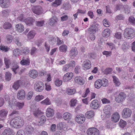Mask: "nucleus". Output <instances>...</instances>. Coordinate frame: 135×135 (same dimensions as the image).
I'll return each mask as SVG.
<instances>
[{
    "mask_svg": "<svg viewBox=\"0 0 135 135\" xmlns=\"http://www.w3.org/2000/svg\"><path fill=\"white\" fill-rule=\"evenodd\" d=\"M24 122L21 117H16L11 121L10 124L11 126L15 128H19L23 125Z\"/></svg>",
    "mask_w": 135,
    "mask_h": 135,
    "instance_id": "f257e3e1",
    "label": "nucleus"
},
{
    "mask_svg": "<svg viewBox=\"0 0 135 135\" xmlns=\"http://www.w3.org/2000/svg\"><path fill=\"white\" fill-rule=\"evenodd\" d=\"M124 37L127 38H132L134 36V31L131 28H127L125 29L124 31Z\"/></svg>",
    "mask_w": 135,
    "mask_h": 135,
    "instance_id": "f03ea898",
    "label": "nucleus"
},
{
    "mask_svg": "<svg viewBox=\"0 0 135 135\" xmlns=\"http://www.w3.org/2000/svg\"><path fill=\"white\" fill-rule=\"evenodd\" d=\"M118 92H116L114 94L115 100L117 103H121L125 99L126 95L123 92H121L118 95Z\"/></svg>",
    "mask_w": 135,
    "mask_h": 135,
    "instance_id": "7ed1b4c3",
    "label": "nucleus"
},
{
    "mask_svg": "<svg viewBox=\"0 0 135 135\" xmlns=\"http://www.w3.org/2000/svg\"><path fill=\"white\" fill-rule=\"evenodd\" d=\"M44 88V83L41 81L36 82L34 85V89L37 91L41 92Z\"/></svg>",
    "mask_w": 135,
    "mask_h": 135,
    "instance_id": "20e7f679",
    "label": "nucleus"
},
{
    "mask_svg": "<svg viewBox=\"0 0 135 135\" xmlns=\"http://www.w3.org/2000/svg\"><path fill=\"white\" fill-rule=\"evenodd\" d=\"M131 110L128 108H125L122 112V115L123 118H126L131 117L132 114Z\"/></svg>",
    "mask_w": 135,
    "mask_h": 135,
    "instance_id": "39448f33",
    "label": "nucleus"
},
{
    "mask_svg": "<svg viewBox=\"0 0 135 135\" xmlns=\"http://www.w3.org/2000/svg\"><path fill=\"white\" fill-rule=\"evenodd\" d=\"M87 135H99V131L95 128H91L88 129L86 131Z\"/></svg>",
    "mask_w": 135,
    "mask_h": 135,
    "instance_id": "423d86ee",
    "label": "nucleus"
},
{
    "mask_svg": "<svg viewBox=\"0 0 135 135\" xmlns=\"http://www.w3.org/2000/svg\"><path fill=\"white\" fill-rule=\"evenodd\" d=\"M32 9L33 12L37 15H40L42 13L43 11L41 7L40 6H34Z\"/></svg>",
    "mask_w": 135,
    "mask_h": 135,
    "instance_id": "0eeeda50",
    "label": "nucleus"
},
{
    "mask_svg": "<svg viewBox=\"0 0 135 135\" xmlns=\"http://www.w3.org/2000/svg\"><path fill=\"white\" fill-rule=\"evenodd\" d=\"M76 121L79 124H81L84 123L85 120V118L83 115H78L75 118Z\"/></svg>",
    "mask_w": 135,
    "mask_h": 135,
    "instance_id": "6e6552de",
    "label": "nucleus"
},
{
    "mask_svg": "<svg viewBox=\"0 0 135 135\" xmlns=\"http://www.w3.org/2000/svg\"><path fill=\"white\" fill-rule=\"evenodd\" d=\"M98 29V27L95 24H93L88 29V32L89 34H94Z\"/></svg>",
    "mask_w": 135,
    "mask_h": 135,
    "instance_id": "1a4fd4ad",
    "label": "nucleus"
},
{
    "mask_svg": "<svg viewBox=\"0 0 135 135\" xmlns=\"http://www.w3.org/2000/svg\"><path fill=\"white\" fill-rule=\"evenodd\" d=\"M83 66L84 70L89 69L91 67V62L89 60H86L83 62Z\"/></svg>",
    "mask_w": 135,
    "mask_h": 135,
    "instance_id": "9d476101",
    "label": "nucleus"
},
{
    "mask_svg": "<svg viewBox=\"0 0 135 135\" xmlns=\"http://www.w3.org/2000/svg\"><path fill=\"white\" fill-rule=\"evenodd\" d=\"M77 49L75 47L72 48L70 51L69 55L70 58H73L76 57L78 54Z\"/></svg>",
    "mask_w": 135,
    "mask_h": 135,
    "instance_id": "9b49d317",
    "label": "nucleus"
},
{
    "mask_svg": "<svg viewBox=\"0 0 135 135\" xmlns=\"http://www.w3.org/2000/svg\"><path fill=\"white\" fill-rule=\"evenodd\" d=\"M25 92L23 90L19 91L17 94V98L20 100H23L25 97Z\"/></svg>",
    "mask_w": 135,
    "mask_h": 135,
    "instance_id": "f8f14e48",
    "label": "nucleus"
},
{
    "mask_svg": "<svg viewBox=\"0 0 135 135\" xmlns=\"http://www.w3.org/2000/svg\"><path fill=\"white\" fill-rule=\"evenodd\" d=\"M99 106L98 101L97 100H93L90 104V107L93 109H97Z\"/></svg>",
    "mask_w": 135,
    "mask_h": 135,
    "instance_id": "ddd939ff",
    "label": "nucleus"
},
{
    "mask_svg": "<svg viewBox=\"0 0 135 135\" xmlns=\"http://www.w3.org/2000/svg\"><path fill=\"white\" fill-rule=\"evenodd\" d=\"M73 76V73H68L64 76L63 79L64 81L67 82L71 80Z\"/></svg>",
    "mask_w": 135,
    "mask_h": 135,
    "instance_id": "4468645a",
    "label": "nucleus"
},
{
    "mask_svg": "<svg viewBox=\"0 0 135 135\" xmlns=\"http://www.w3.org/2000/svg\"><path fill=\"white\" fill-rule=\"evenodd\" d=\"M9 4V0H0V5L2 8H7Z\"/></svg>",
    "mask_w": 135,
    "mask_h": 135,
    "instance_id": "2eb2a0df",
    "label": "nucleus"
},
{
    "mask_svg": "<svg viewBox=\"0 0 135 135\" xmlns=\"http://www.w3.org/2000/svg\"><path fill=\"white\" fill-rule=\"evenodd\" d=\"M74 81L75 83L81 85H83L85 81L80 76H76L74 79Z\"/></svg>",
    "mask_w": 135,
    "mask_h": 135,
    "instance_id": "dca6fc26",
    "label": "nucleus"
},
{
    "mask_svg": "<svg viewBox=\"0 0 135 135\" xmlns=\"http://www.w3.org/2000/svg\"><path fill=\"white\" fill-rule=\"evenodd\" d=\"M13 130L10 128L6 129L2 133V135H15Z\"/></svg>",
    "mask_w": 135,
    "mask_h": 135,
    "instance_id": "f3484780",
    "label": "nucleus"
},
{
    "mask_svg": "<svg viewBox=\"0 0 135 135\" xmlns=\"http://www.w3.org/2000/svg\"><path fill=\"white\" fill-rule=\"evenodd\" d=\"M111 118L112 121L116 123L118 122L119 119V115L118 113H115L112 115Z\"/></svg>",
    "mask_w": 135,
    "mask_h": 135,
    "instance_id": "a211bd4d",
    "label": "nucleus"
},
{
    "mask_svg": "<svg viewBox=\"0 0 135 135\" xmlns=\"http://www.w3.org/2000/svg\"><path fill=\"white\" fill-rule=\"evenodd\" d=\"M34 128L31 125H27L26 126L25 131L27 134H31L33 131Z\"/></svg>",
    "mask_w": 135,
    "mask_h": 135,
    "instance_id": "6ab92c4d",
    "label": "nucleus"
},
{
    "mask_svg": "<svg viewBox=\"0 0 135 135\" xmlns=\"http://www.w3.org/2000/svg\"><path fill=\"white\" fill-rule=\"evenodd\" d=\"M30 76L33 78H35L38 76V73L37 71L35 70H31L29 72Z\"/></svg>",
    "mask_w": 135,
    "mask_h": 135,
    "instance_id": "aec40b11",
    "label": "nucleus"
},
{
    "mask_svg": "<svg viewBox=\"0 0 135 135\" xmlns=\"http://www.w3.org/2000/svg\"><path fill=\"white\" fill-rule=\"evenodd\" d=\"M22 82L20 80H18L14 83L12 88L15 90H17L22 84Z\"/></svg>",
    "mask_w": 135,
    "mask_h": 135,
    "instance_id": "412c9836",
    "label": "nucleus"
},
{
    "mask_svg": "<svg viewBox=\"0 0 135 135\" xmlns=\"http://www.w3.org/2000/svg\"><path fill=\"white\" fill-rule=\"evenodd\" d=\"M104 113L107 115H110L111 113V108L110 106L108 105L106 106L103 109Z\"/></svg>",
    "mask_w": 135,
    "mask_h": 135,
    "instance_id": "4be33fe9",
    "label": "nucleus"
},
{
    "mask_svg": "<svg viewBox=\"0 0 135 135\" xmlns=\"http://www.w3.org/2000/svg\"><path fill=\"white\" fill-rule=\"evenodd\" d=\"M35 21V20L32 18H28L26 19L25 22L26 24L29 26H31L33 25V23Z\"/></svg>",
    "mask_w": 135,
    "mask_h": 135,
    "instance_id": "5701e85b",
    "label": "nucleus"
},
{
    "mask_svg": "<svg viewBox=\"0 0 135 135\" xmlns=\"http://www.w3.org/2000/svg\"><path fill=\"white\" fill-rule=\"evenodd\" d=\"M46 114L47 117H52L54 114V110L50 108H48L47 109Z\"/></svg>",
    "mask_w": 135,
    "mask_h": 135,
    "instance_id": "b1692460",
    "label": "nucleus"
},
{
    "mask_svg": "<svg viewBox=\"0 0 135 135\" xmlns=\"http://www.w3.org/2000/svg\"><path fill=\"white\" fill-rule=\"evenodd\" d=\"M16 30L19 32H23L24 29L23 25L21 24H18L16 26Z\"/></svg>",
    "mask_w": 135,
    "mask_h": 135,
    "instance_id": "393cba45",
    "label": "nucleus"
},
{
    "mask_svg": "<svg viewBox=\"0 0 135 135\" xmlns=\"http://www.w3.org/2000/svg\"><path fill=\"white\" fill-rule=\"evenodd\" d=\"M110 34V30L108 28L105 29L102 33L103 37H107L109 36Z\"/></svg>",
    "mask_w": 135,
    "mask_h": 135,
    "instance_id": "a878e982",
    "label": "nucleus"
},
{
    "mask_svg": "<svg viewBox=\"0 0 135 135\" xmlns=\"http://www.w3.org/2000/svg\"><path fill=\"white\" fill-rule=\"evenodd\" d=\"M30 63V60L28 58H27L26 59H23L20 62L21 64L22 65H28Z\"/></svg>",
    "mask_w": 135,
    "mask_h": 135,
    "instance_id": "bb28decb",
    "label": "nucleus"
},
{
    "mask_svg": "<svg viewBox=\"0 0 135 135\" xmlns=\"http://www.w3.org/2000/svg\"><path fill=\"white\" fill-rule=\"evenodd\" d=\"M8 111L5 109H3L0 111V116L2 118L6 117Z\"/></svg>",
    "mask_w": 135,
    "mask_h": 135,
    "instance_id": "cd10ccee",
    "label": "nucleus"
},
{
    "mask_svg": "<svg viewBox=\"0 0 135 135\" xmlns=\"http://www.w3.org/2000/svg\"><path fill=\"white\" fill-rule=\"evenodd\" d=\"M46 117L44 116H42L40 118V120L36 123V125L38 126L42 125L46 121Z\"/></svg>",
    "mask_w": 135,
    "mask_h": 135,
    "instance_id": "c85d7f7f",
    "label": "nucleus"
},
{
    "mask_svg": "<svg viewBox=\"0 0 135 135\" xmlns=\"http://www.w3.org/2000/svg\"><path fill=\"white\" fill-rule=\"evenodd\" d=\"M76 90L75 89H70L69 88L66 89V93L69 95H73L75 93Z\"/></svg>",
    "mask_w": 135,
    "mask_h": 135,
    "instance_id": "c756f323",
    "label": "nucleus"
},
{
    "mask_svg": "<svg viewBox=\"0 0 135 135\" xmlns=\"http://www.w3.org/2000/svg\"><path fill=\"white\" fill-rule=\"evenodd\" d=\"M101 81V80H98L95 82L94 86L95 88L98 89L101 87L102 86L101 84L102 82Z\"/></svg>",
    "mask_w": 135,
    "mask_h": 135,
    "instance_id": "7c9ffc66",
    "label": "nucleus"
},
{
    "mask_svg": "<svg viewBox=\"0 0 135 135\" xmlns=\"http://www.w3.org/2000/svg\"><path fill=\"white\" fill-rule=\"evenodd\" d=\"M94 113L93 111H90L87 112L85 114L86 118L90 119L93 117L94 116Z\"/></svg>",
    "mask_w": 135,
    "mask_h": 135,
    "instance_id": "2f4dec72",
    "label": "nucleus"
},
{
    "mask_svg": "<svg viewBox=\"0 0 135 135\" xmlns=\"http://www.w3.org/2000/svg\"><path fill=\"white\" fill-rule=\"evenodd\" d=\"M71 115L68 112L65 113L63 115V118L65 120H69L71 119Z\"/></svg>",
    "mask_w": 135,
    "mask_h": 135,
    "instance_id": "473e14b6",
    "label": "nucleus"
},
{
    "mask_svg": "<svg viewBox=\"0 0 135 135\" xmlns=\"http://www.w3.org/2000/svg\"><path fill=\"white\" fill-rule=\"evenodd\" d=\"M21 51L19 49H17L13 50V54L15 56H17L21 54Z\"/></svg>",
    "mask_w": 135,
    "mask_h": 135,
    "instance_id": "72a5a7b5",
    "label": "nucleus"
},
{
    "mask_svg": "<svg viewBox=\"0 0 135 135\" xmlns=\"http://www.w3.org/2000/svg\"><path fill=\"white\" fill-rule=\"evenodd\" d=\"M62 0H55V2L52 3V6L57 7L60 5L61 3Z\"/></svg>",
    "mask_w": 135,
    "mask_h": 135,
    "instance_id": "f704fd0d",
    "label": "nucleus"
},
{
    "mask_svg": "<svg viewBox=\"0 0 135 135\" xmlns=\"http://www.w3.org/2000/svg\"><path fill=\"white\" fill-rule=\"evenodd\" d=\"M112 77L113 81L115 84L116 86H118L120 84L118 79L116 76H113Z\"/></svg>",
    "mask_w": 135,
    "mask_h": 135,
    "instance_id": "c9c22d12",
    "label": "nucleus"
},
{
    "mask_svg": "<svg viewBox=\"0 0 135 135\" xmlns=\"http://www.w3.org/2000/svg\"><path fill=\"white\" fill-rule=\"evenodd\" d=\"M11 74L9 72H7L5 73V78L7 81H9L11 79Z\"/></svg>",
    "mask_w": 135,
    "mask_h": 135,
    "instance_id": "e433bc0d",
    "label": "nucleus"
},
{
    "mask_svg": "<svg viewBox=\"0 0 135 135\" xmlns=\"http://www.w3.org/2000/svg\"><path fill=\"white\" fill-rule=\"evenodd\" d=\"M56 22V19L55 17L51 18L49 20V24L51 26H53Z\"/></svg>",
    "mask_w": 135,
    "mask_h": 135,
    "instance_id": "4c0bfd02",
    "label": "nucleus"
},
{
    "mask_svg": "<svg viewBox=\"0 0 135 135\" xmlns=\"http://www.w3.org/2000/svg\"><path fill=\"white\" fill-rule=\"evenodd\" d=\"M19 67L17 64H14L12 66V71L15 74H16L17 73V71L19 69Z\"/></svg>",
    "mask_w": 135,
    "mask_h": 135,
    "instance_id": "58836bf2",
    "label": "nucleus"
},
{
    "mask_svg": "<svg viewBox=\"0 0 135 135\" xmlns=\"http://www.w3.org/2000/svg\"><path fill=\"white\" fill-rule=\"evenodd\" d=\"M67 49V46L65 45H62L59 47V49L60 51L64 52H66Z\"/></svg>",
    "mask_w": 135,
    "mask_h": 135,
    "instance_id": "ea45409f",
    "label": "nucleus"
},
{
    "mask_svg": "<svg viewBox=\"0 0 135 135\" xmlns=\"http://www.w3.org/2000/svg\"><path fill=\"white\" fill-rule=\"evenodd\" d=\"M35 33L34 31H30L28 35V37L29 39H31L34 37Z\"/></svg>",
    "mask_w": 135,
    "mask_h": 135,
    "instance_id": "a19ab883",
    "label": "nucleus"
},
{
    "mask_svg": "<svg viewBox=\"0 0 135 135\" xmlns=\"http://www.w3.org/2000/svg\"><path fill=\"white\" fill-rule=\"evenodd\" d=\"M4 61L6 68H8L11 64L10 60L8 58L5 57L4 58Z\"/></svg>",
    "mask_w": 135,
    "mask_h": 135,
    "instance_id": "79ce46f5",
    "label": "nucleus"
},
{
    "mask_svg": "<svg viewBox=\"0 0 135 135\" xmlns=\"http://www.w3.org/2000/svg\"><path fill=\"white\" fill-rule=\"evenodd\" d=\"M124 8V7L123 5L120 4H117L116 5L114 10L116 11L117 10L123 9Z\"/></svg>",
    "mask_w": 135,
    "mask_h": 135,
    "instance_id": "37998d69",
    "label": "nucleus"
},
{
    "mask_svg": "<svg viewBox=\"0 0 135 135\" xmlns=\"http://www.w3.org/2000/svg\"><path fill=\"white\" fill-rule=\"evenodd\" d=\"M12 39L13 38L11 35H8L6 37V42L8 44L12 42Z\"/></svg>",
    "mask_w": 135,
    "mask_h": 135,
    "instance_id": "c03bdc74",
    "label": "nucleus"
},
{
    "mask_svg": "<svg viewBox=\"0 0 135 135\" xmlns=\"http://www.w3.org/2000/svg\"><path fill=\"white\" fill-rule=\"evenodd\" d=\"M24 105V103L17 102L16 103V106L18 107V109H21L22 108Z\"/></svg>",
    "mask_w": 135,
    "mask_h": 135,
    "instance_id": "a18cd8bd",
    "label": "nucleus"
},
{
    "mask_svg": "<svg viewBox=\"0 0 135 135\" xmlns=\"http://www.w3.org/2000/svg\"><path fill=\"white\" fill-rule=\"evenodd\" d=\"M55 85L57 86H60L62 84V81L59 79H57L54 81Z\"/></svg>",
    "mask_w": 135,
    "mask_h": 135,
    "instance_id": "49530a36",
    "label": "nucleus"
},
{
    "mask_svg": "<svg viewBox=\"0 0 135 135\" xmlns=\"http://www.w3.org/2000/svg\"><path fill=\"white\" fill-rule=\"evenodd\" d=\"M119 124L121 127L123 128L126 125V121L121 119L119 123Z\"/></svg>",
    "mask_w": 135,
    "mask_h": 135,
    "instance_id": "de8ad7c7",
    "label": "nucleus"
},
{
    "mask_svg": "<svg viewBox=\"0 0 135 135\" xmlns=\"http://www.w3.org/2000/svg\"><path fill=\"white\" fill-rule=\"evenodd\" d=\"M41 104L46 105H50L51 104V102L50 100L47 98H46L44 100L41 102Z\"/></svg>",
    "mask_w": 135,
    "mask_h": 135,
    "instance_id": "09e8293b",
    "label": "nucleus"
},
{
    "mask_svg": "<svg viewBox=\"0 0 135 135\" xmlns=\"http://www.w3.org/2000/svg\"><path fill=\"white\" fill-rule=\"evenodd\" d=\"M21 51V53L22 52L23 54L26 55L28 54L30 52L29 49L28 47H26L22 50Z\"/></svg>",
    "mask_w": 135,
    "mask_h": 135,
    "instance_id": "8fccbe9b",
    "label": "nucleus"
},
{
    "mask_svg": "<svg viewBox=\"0 0 135 135\" xmlns=\"http://www.w3.org/2000/svg\"><path fill=\"white\" fill-rule=\"evenodd\" d=\"M12 27V25L9 23L6 22L3 25V27L6 29H9Z\"/></svg>",
    "mask_w": 135,
    "mask_h": 135,
    "instance_id": "3c124183",
    "label": "nucleus"
},
{
    "mask_svg": "<svg viewBox=\"0 0 135 135\" xmlns=\"http://www.w3.org/2000/svg\"><path fill=\"white\" fill-rule=\"evenodd\" d=\"M3 15L5 17L7 16L8 15L10 11L9 10L6 9L3 10L2 12Z\"/></svg>",
    "mask_w": 135,
    "mask_h": 135,
    "instance_id": "603ef678",
    "label": "nucleus"
},
{
    "mask_svg": "<svg viewBox=\"0 0 135 135\" xmlns=\"http://www.w3.org/2000/svg\"><path fill=\"white\" fill-rule=\"evenodd\" d=\"M102 82V86L103 87H106L108 85V82L107 80L105 79H103L102 80H101Z\"/></svg>",
    "mask_w": 135,
    "mask_h": 135,
    "instance_id": "864d4df0",
    "label": "nucleus"
},
{
    "mask_svg": "<svg viewBox=\"0 0 135 135\" xmlns=\"http://www.w3.org/2000/svg\"><path fill=\"white\" fill-rule=\"evenodd\" d=\"M112 71V69L111 68H108L106 69L103 71L104 73L106 75L111 73Z\"/></svg>",
    "mask_w": 135,
    "mask_h": 135,
    "instance_id": "5fc2aeb1",
    "label": "nucleus"
},
{
    "mask_svg": "<svg viewBox=\"0 0 135 135\" xmlns=\"http://www.w3.org/2000/svg\"><path fill=\"white\" fill-rule=\"evenodd\" d=\"M70 68L69 65L68 64H66L63 67V70L64 71H69Z\"/></svg>",
    "mask_w": 135,
    "mask_h": 135,
    "instance_id": "6e6d98bb",
    "label": "nucleus"
},
{
    "mask_svg": "<svg viewBox=\"0 0 135 135\" xmlns=\"http://www.w3.org/2000/svg\"><path fill=\"white\" fill-rule=\"evenodd\" d=\"M103 22V24L104 26L106 27H109L110 26V23L106 19L104 20Z\"/></svg>",
    "mask_w": 135,
    "mask_h": 135,
    "instance_id": "4d7b16f0",
    "label": "nucleus"
},
{
    "mask_svg": "<svg viewBox=\"0 0 135 135\" xmlns=\"http://www.w3.org/2000/svg\"><path fill=\"white\" fill-rule=\"evenodd\" d=\"M44 98L43 96L42 95H38L36 96L35 98V100L37 102L41 100Z\"/></svg>",
    "mask_w": 135,
    "mask_h": 135,
    "instance_id": "13d9d810",
    "label": "nucleus"
},
{
    "mask_svg": "<svg viewBox=\"0 0 135 135\" xmlns=\"http://www.w3.org/2000/svg\"><path fill=\"white\" fill-rule=\"evenodd\" d=\"M33 93L32 91L29 92L26 95L27 98L28 100L30 99L33 96Z\"/></svg>",
    "mask_w": 135,
    "mask_h": 135,
    "instance_id": "bf43d9fd",
    "label": "nucleus"
},
{
    "mask_svg": "<svg viewBox=\"0 0 135 135\" xmlns=\"http://www.w3.org/2000/svg\"><path fill=\"white\" fill-rule=\"evenodd\" d=\"M15 43L19 46H21L22 45V44L20 42L19 38L18 37H16L15 38Z\"/></svg>",
    "mask_w": 135,
    "mask_h": 135,
    "instance_id": "052dcab7",
    "label": "nucleus"
},
{
    "mask_svg": "<svg viewBox=\"0 0 135 135\" xmlns=\"http://www.w3.org/2000/svg\"><path fill=\"white\" fill-rule=\"evenodd\" d=\"M128 21L131 23L133 24H135V19L133 17L131 16L129 17L128 19Z\"/></svg>",
    "mask_w": 135,
    "mask_h": 135,
    "instance_id": "680f3d73",
    "label": "nucleus"
},
{
    "mask_svg": "<svg viewBox=\"0 0 135 135\" xmlns=\"http://www.w3.org/2000/svg\"><path fill=\"white\" fill-rule=\"evenodd\" d=\"M37 49L35 47H33L31 49L30 54L31 55H33L37 52Z\"/></svg>",
    "mask_w": 135,
    "mask_h": 135,
    "instance_id": "e2e57ef3",
    "label": "nucleus"
},
{
    "mask_svg": "<svg viewBox=\"0 0 135 135\" xmlns=\"http://www.w3.org/2000/svg\"><path fill=\"white\" fill-rule=\"evenodd\" d=\"M0 50H2L3 51L6 52L9 49L7 46H0Z\"/></svg>",
    "mask_w": 135,
    "mask_h": 135,
    "instance_id": "0e129e2a",
    "label": "nucleus"
},
{
    "mask_svg": "<svg viewBox=\"0 0 135 135\" xmlns=\"http://www.w3.org/2000/svg\"><path fill=\"white\" fill-rule=\"evenodd\" d=\"M103 55H105L106 57L109 56L112 54V52L105 51L103 52Z\"/></svg>",
    "mask_w": 135,
    "mask_h": 135,
    "instance_id": "69168bd1",
    "label": "nucleus"
},
{
    "mask_svg": "<svg viewBox=\"0 0 135 135\" xmlns=\"http://www.w3.org/2000/svg\"><path fill=\"white\" fill-rule=\"evenodd\" d=\"M57 128L60 130L63 129L64 127V123H60L57 125Z\"/></svg>",
    "mask_w": 135,
    "mask_h": 135,
    "instance_id": "338daca9",
    "label": "nucleus"
},
{
    "mask_svg": "<svg viewBox=\"0 0 135 135\" xmlns=\"http://www.w3.org/2000/svg\"><path fill=\"white\" fill-rule=\"evenodd\" d=\"M16 135H25V134L23 130H20L17 131Z\"/></svg>",
    "mask_w": 135,
    "mask_h": 135,
    "instance_id": "774afa93",
    "label": "nucleus"
}]
</instances>
